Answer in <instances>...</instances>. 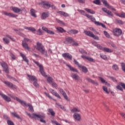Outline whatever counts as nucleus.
Listing matches in <instances>:
<instances>
[{
    "mask_svg": "<svg viewBox=\"0 0 125 125\" xmlns=\"http://www.w3.org/2000/svg\"><path fill=\"white\" fill-rule=\"evenodd\" d=\"M35 48H36L38 51H40V52H41V54L42 55H45V56H47V51H45L44 46L42 45V43L37 42V45L35 46Z\"/></svg>",
    "mask_w": 125,
    "mask_h": 125,
    "instance_id": "nucleus-1",
    "label": "nucleus"
},
{
    "mask_svg": "<svg viewBox=\"0 0 125 125\" xmlns=\"http://www.w3.org/2000/svg\"><path fill=\"white\" fill-rule=\"evenodd\" d=\"M27 115L31 119H35V118H38V119H40V121L41 123H43V124H46V121L44 120L45 119V115H41L39 114H37L36 113H33L31 115V114L27 113Z\"/></svg>",
    "mask_w": 125,
    "mask_h": 125,
    "instance_id": "nucleus-2",
    "label": "nucleus"
},
{
    "mask_svg": "<svg viewBox=\"0 0 125 125\" xmlns=\"http://www.w3.org/2000/svg\"><path fill=\"white\" fill-rule=\"evenodd\" d=\"M14 100H16V101H18V102L19 103H20L21 105H24V106H28L29 110L30 111V112H31V113H33L34 112V107H33L32 104H27L25 101L21 100L17 97H16L14 98Z\"/></svg>",
    "mask_w": 125,
    "mask_h": 125,
    "instance_id": "nucleus-3",
    "label": "nucleus"
},
{
    "mask_svg": "<svg viewBox=\"0 0 125 125\" xmlns=\"http://www.w3.org/2000/svg\"><path fill=\"white\" fill-rule=\"evenodd\" d=\"M27 77L28 78V81L30 83H33V85H34L35 87H39L40 85H39L38 83V79L36 76L28 74Z\"/></svg>",
    "mask_w": 125,
    "mask_h": 125,
    "instance_id": "nucleus-4",
    "label": "nucleus"
},
{
    "mask_svg": "<svg viewBox=\"0 0 125 125\" xmlns=\"http://www.w3.org/2000/svg\"><path fill=\"white\" fill-rule=\"evenodd\" d=\"M35 64H36L38 67L40 68V72L41 74L43 76V77H47V75H46V74H45V72H44V69H43V66H42V64H40L39 62H36L34 61Z\"/></svg>",
    "mask_w": 125,
    "mask_h": 125,
    "instance_id": "nucleus-5",
    "label": "nucleus"
},
{
    "mask_svg": "<svg viewBox=\"0 0 125 125\" xmlns=\"http://www.w3.org/2000/svg\"><path fill=\"white\" fill-rule=\"evenodd\" d=\"M74 62L75 65H77V66H78L79 68H81L82 69V72H83V73L86 74V73L88 72V69L86 68V67L83 66L82 65V64H80V63L78 61H77V60H74Z\"/></svg>",
    "mask_w": 125,
    "mask_h": 125,
    "instance_id": "nucleus-6",
    "label": "nucleus"
},
{
    "mask_svg": "<svg viewBox=\"0 0 125 125\" xmlns=\"http://www.w3.org/2000/svg\"><path fill=\"white\" fill-rule=\"evenodd\" d=\"M3 83L6 85L9 88H11V89H17V86L16 85H14L12 83L6 81H3Z\"/></svg>",
    "mask_w": 125,
    "mask_h": 125,
    "instance_id": "nucleus-7",
    "label": "nucleus"
},
{
    "mask_svg": "<svg viewBox=\"0 0 125 125\" xmlns=\"http://www.w3.org/2000/svg\"><path fill=\"white\" fill-rule=\"evenodd\" d=\"M113 33L115 37H120L123 34V31L120 28H115L113 30Z\"/></svg>",
    "mask_w": 125,
    "mask_h": 125,
    "instance_id": "nucleus-8",
    "label": "nucleus"
},
{
    "mask_svg": "<svg viewBox=\"0 0 125 125\" xmlns=\"http://www.w3.org/2000/svg\"><path fill=\"white\" fill-rule=\"evenodd\" d=\"M0 65L3 68V71L6 74H9V69L8 68V65L5 63V62H0Z\"/></svg>",
    "mask_w": 125,
    "mask_h": 125,
    "instance_id": "nucleus-9",
    "label": "nucleus"
},
{
    "mask_svg": "<svg viewBox=\"0 0 125 125\" xmlns=\"http://www.w3.org/2000/svg\"><path fill=\"white\" fill-rule=\"evenodd\" d=\"M58 90L59 91H60V93L62 94L64 99H65L66 101H70V99L68 98V96H67V94H66V92H65V91H64V90H63V89L61 88H58Z\"/></svg>",
    "mask_w": 125,
    "mask_h": 125,
    "instance_id": "nucleus-10",
    "label": "nucleus"
},
{
    "mask_svg": "<svg viewBox=\"0 0 125 125\" xmlns=\"http://www.w3.org/2000/svg\"><path fill=\"white\" fill-rule=\"evenodd\" d=\"M2 14H3V15H5V16H8V17H12V18H16V17H18V15L16 14L11 13H7V12L4 11L2 12Z\"/></svg>",
    "mask_w": 125,
    "mask_h": 125,
    "instance_id": "nucleus-11",
    "label": "nucleus"
},
{
    "mask_svg": "<svg viewBox=\"0 0 125 125\" xmlns=\"http://www.w3.org/2000/svg\"><path fill=\"white\" fill-rule=\"evenodd\" d=\"M103 3L104 5L106 7H107L109 9H112V10H114V11H116V9L113 8L111 5H110L108 2H107L106 0H101Z\"/></svg>",
    "mask_w": 125,
    "mask_h": 125,
    "instance_id": "nucleus-12",
    "label": "nucleus"
},
{
    "mask_svg": "<svg viewBox=\"0 0 125 125\" xmlns=\"http://www.w3.org/2000/svg\"><path fill=\"white\" fill-rule=\"evenodd\" d=\"M62 56L65 59L67 58V59H68V60L71 61L73 59V56H72V55L70 54V53H64L62 54Z\"/></svg>",
    "mask_w": 125,
    "mask_h": 125,
    "instance_id": "nucleus-13",
    "label": "nucleus"
},
{
    "mask_svg": "<svg viewBox=\"0 0 125 125\" xmlns=\"http://www.w3.org/2000/svg\"><path fill=\"white\" fill-rule=\"evenodd\" d=\"M24 9H25V8L20 9L17 7H12V10L15 13H19V12H22L23 11V10H24Z\"/></svg>",
    "mask_w": 125,
    "mask_h": 125,
    "instance_id": "nucleus-14",
    "label": "nucleus"
},
{
    "mask_svg": "<svg viewBox=\"0 0 125 125\" xmlns=\"http://www.w3.org/2000/svg\"><path fill=\"white\" fill-rule=\"evenodd\" d=\"M73 42H74V39L72 37H67L65 39L64 43L69 44V43H72Z\"/></svg>",
    "mask_w": 125,
    "mask_h": 125,
    "instance_id": "nucleus-15",
    "label": "nucleus"
},
{
    "mask_svg": "<svg viewBox=\"0 0 125 125\" xmlns=\"http://www.w3.org/2000/svg\"><path fill=\"white\" fill-rule=\"evenodd\" d=\"M0 96H1V97H2L3 99L5 100V101H6V102H11V99L8 97V96H6V95L2 93L1 94Z\"/></svg>",
    "mask_w": 125,
    "mask_h": 125,
    "instance_id": "nucleus-16",
    "label": "nucleus"
},
{
    "mask_svg": "<svg viewBox=\"0 0 125 125\" xmlns=\"http://www.w3.org/2000/svg\"><path fill=\"white\" fill-rule=\"evenodd\" d=\"M50 91L51 93L53 94V95H54L55 96H56V97H57L58 98H59V99H61V97L60 96L59 94H58V93L57 92H56L54 89H50Z\"/></svg>",
    "mask_w": 125,
    "mask_h": 125,
    "instance_id": "nucleus-17",
    "label": "nucleus"
},
{
    "mask_svg": "<svg viewBox=\"0 0 125 125\" xmlns=\"http://www.w3.org/2000/svg\"><path fill=\"white\" fill-rule=\"evenodd\" d=\"M102 10L104 11V12H105L109 16H111L112 17L114 16V14H113L112 12H111V11L108 10L106 8H102Z\"/></svg>",
    "mask_w": 125,
    "mask_h": 125,
    "instance_id": "nucleus-18",
    "label": "nucleus"
},
{
    "mask_svg": "<svg viewBox=\"0 0 125 125\" xmlns=\"http://www.w3.org/2000/svg\"><path fill=\"white\" fill-rule=\"evenodd\" d=\"M20 55L21 57H22L23 61L27 62V65H29V60H28V58H27V57H26V55L22 53H20Z\"/></svg>",
    "mask_w": 125,
    "mask_h": 125,
    "instance_id": "nucleus-19",
    "label": "nucleus"
},
{
    "mask_svg": "<svg viewBox=\"0 0 125 125\" xmlns=\"http://www.w3.org/2000/svg\"><path fill=\"white\" fill-rule=\"evenodd\" d=\"M49 16V14L47 12H43L42 14L41 19L42 20H44V19H46L47 17Z\"/></svg>",
    "mask_w": 125,
    "mask_h": 125,
    "instance_id": "nucleus-20",
    "label": "nucleus"
},
{
    "mask_svg": "<svg viewBox=\"0 0 125 125\" xmlns=\"http://www.w3.org/2000/svg\"><path fill=\"white\" fill-rule=\"evenodd\" d=\"M22 45L23 46V47H24V48H25V49H27V50H28V51H31V48H30V47H29V46H28V44L27 43V42L22 41Z\"/></svg>",
    "mask_w": 125,
    "mask_h": 125,
    "instance_id": "nucleus-21",
    "label": "nucleus"
},
{
    "mask_svg": "<svg viewBox=\"0 0 125 125\" xmlns=\"http://www.w3.org/2000/svg\"><path fill=\"white\" fill-rule=\"evenodd\" d=\"M81 57L83 59H86V60H88V61H90V62H93L94 63V62H95V61H94V60L92 59V58L88 57L84 55H82Z\"/></svg>",
    "mask_w": 125,
    "mask_h": 125,
    "instance_id": "nucleus-22",
    "label": "nucleus"
},
{
    "mask_svg": "<svg viewBox=\"0 0 125 125\" xmlns=\"http://www.w3.org/2000/svg\"><path fill=\"white\" fill-rule=\"evenodd\" d=\"M84 33L85 34V35L88 36V37H90V38H93V37L94 36V34H93V33L90 31L85 30L84 31Z\"/></svg>",
    "mask_w": 125,
    "mask_h": 125,
    "instance_id": "nucleus-23",
    "label": "nucleus"
},
{
    "mask_svg": "<svg viewBox=\"0 0 125 125\" xmlns=\"http://www.w3.org/2000/svg\"><path fill=\"white\" fill-rule=\"evenodd\" d=\"M73 117L75 120L78 121V122H80L81 121V115L78 113H74L73 115Z\"/></svg>",
    "mask_w": 125,
    "mask_h": 125,
    "instance_id": "nucleus-24",
    "label": "nucleus"
},
{
    "mask_svg": "<svg viewBox=\"0 0 125 125\" xmlns=\"http://www.w3.org/2000/svg\"><path fill=\"white\" fill-rule=\"evenodd\" d=\"M86 80L88 82V83H92L93 84H95V85H98V83L92 80V79L89 78H86Z\"/></svg>",
    "mask_w": 125,
    "mask_h": 125,
    "instance_id": "nucleus-25",
    "label": "nucleus"
},
{
    "mask_svg": "<svg viewBox=\"0 0 125 125\" xmlns=\"http://www.w3.org/2000/svg\"><path fill=\"white\" fill-rule=\"evenodd\" d=\"M71 77L76 81H79L80 80V76L77 74L72 73L71 75Z\"/></svg>",
    "mask_w": 125,
    "mask_h": 125,
    "instance_id": "nucleus-26",
    "label": "nucleus"
},
{
    "mask_svg": "<svg viewBox=\"0 0 125 125\" xmlns=\"http://www.w3.org/2000/svg\"><path fill=\"white\" fill-rule=\"evenodd\" d=\"M51 6V4H49L48 2L46 3H44L42 4L43 8H45V9H48Z\"/></svg>",
    "mask_w": 125,
    "mask_h": 125,
    "instance_id": "nucleus-27",
    "label": "nucleus"
},
{
    "mask_svg": "<svg viewBox=\"0 0 125 125\" xmlns=\"http://www.w3.org/2000/svg\"><path fill=\"white\" fill-rule=\"evenodd\" d=\"M57 13L60 14V15H62V16H64V17H68L69 16V14L62 11H58L57 12Z\"/></svg>",
    "mask_w": 125,
    "mask_h": 125,
    "instance_id": "nucleus-28",
    "label": "nucleus"
},
{
    "mask_svg": "<svg viewBox=\"0 0 125 125\" xmlns=\"http://www.w3.org/2000/svg\"><path fill=\"white\" fill-rule=\"evenodd\" d=\"M36 12H37V11H35V10L33 8H32L30 10V14L31 16H32L33 17H34L35 18L37 17V15L36 14Z\"/></svg>",
    "mask_w": 125,
    "mask_h": 125,
    "instance_id": "nucleus-29",
    "label": "nucleus"
},
{
    "mask_svg": "<svg viewBox=\"0 0 125 125\" xmlns=\"http://www.w3.org/2000/svg\"><path fill=\"white\" fill-rule=\"evenodd\" d=\"M67 33L70 35H76V34H78V33H79V31L75 29H71L69 30Z\"/></svg>",
    "mask_w": 125,
    "mask_h": 125,
    "instance_id": "nucleus-30",
    "label": "nucleus"
},
{
    "mask_svg": "<svg viewBox=\"0 0 125 125\" xmlns=\"http://www.w3.org/2000/svg\"><path fill=\"white\" fill-rule=\"evenodd\" d=\"M47 111L49 113L52 117H55V112L53 111V109L52 108H48L47 109Z\"/></svg>",
    "mask_w": 125,
    "mask_h": 125,
    "instance_id": "nucleus-31",
    "label": "nucleus"
},
{
    "mask_svg": "<svg viewBox=\"0 0 125 125\" xmlns=\"http://www.w3.org/2000/svg\"><path fill=\"white\" fill-rule=\"evenodd\" d=\"M115 24H119V25H124L125 24V22L123 21L118 19H115Z\"/></svg>",
    "mask_w": 125,
    "mask_h": 125,
    "instance_id": "nucleus-32",
    "label": "nucleus"
},
{
    "mask_svg": "<svg viewBox=\"0 0 125 125\" xmlns=\"http://www.w3.org/2000/svg\"><path fill=\"white\" fill-rule=\"evenodd\" d=\"M67 67H68L70 71H72V72H76V73H78V70L76 69L75 68L72 67V66L66 64Z\"/></svg>",
    "mask_w": 125,
    "mask_h": 125,
    "instance_id": "nucleus-33",
    "label": "nucleus"
},
{
    "mask_svg": "<svg viewBox=\"0 0 125 125\" xmlns=\"http://www.w3.org/2000/svg\"><path fill=\"white\" fill-rule=\"evenodd\" d=\"M12 115L15 117V118H17V119H19V120H22V118L17 114V113L14 112H12L11 113Z\"/></svg>",
    "mask_w": 125,
    "mask_h": 125,
    "instance_id": "nucleus-34",
    "label": "nucleus"
},
{
    "mask_svg": "<svg viewBox=\"0 0 125 125\" xmlns=\"http://www.w3.org/2000/svg\"><path fill=\"white\" fill-rule=\"evenodd\" d=\"M103 51H104V52H108V53H111V52H113V50L110 49L109 48L104 47Z\"/></svg>",
    "mask_w": 125,
    "mask_h": 125,
    "instance_id": "nucleus-35",
    "label": "nucleus"
},
{
    "mask_svg": "<svg viewBox=\"0 0 125 125\" xmlns=\"http://www.w3.org/2000/svg\"><path fill=\"white\" fill-rule=\"evenodd\" d=\"M24 29L25 30H28L29 31H31V32H36V29L33 27H29L28 26H25Z\"/></svg>",
    "mask_w": 125,
    "mask_h": 125,
    "instance_id": "nucleus-36",
    "label": "nucleus"
},
{
    "mask_svg": "<svg viewBox=\"0 0 125 125\" xmlns=\"http://www.w3.org/2000/svg\"><path fill=\"white\" fill-rule=\"evenodd\" d=\"M84 10H85V11H87V12L90 13V14H95V11H94L90 9L84 8Z\"/></svg>",
    "mask_w": 125,
    "mask_h": 125,
    "instance_id": "nucleus-37",
    "label": "nucleus"
},
{
    "mask_svg": "<svg viewBox=\"0 0 125 125\" xmlns=\"http://www.w3.org/2000/svg\"><path fill=\"white\" fill-rule=\"evenodd\" d=\"M57 30L60 33H66V30H65L63 28L59 27L57 28Z\"/></svg>",
    "mask_w": 125,
    "mask_h": 125,
    "instance_id": "nucleus-38",
    "label": "nucleus"
},
{
    "mask_svg": "<svg viewBox=\"0 0 125 125\" xmlns=\"http://www.w3.org/2000/svg\"><path fill=\"white\" fill-rule=\"evenodd\" d=\"M112 68L114 70V71H119V66L116 64H113L112 66Z\"/></svg>",
    "mask_w": 125,
    "mask_h": 125,
    "instance_id": "nucleus-39",
    "label": "nucleus"
},
{
    "mask_svg": "<svg viewBox=\"0 0 125 125\" xmlns=\"http://www.w3.org/2000/svg\"><path fill=\"white\" fill-rule=\"evenodd\" d=\"M93 3L97 4V5H101L100 0H95L93 1Z\"/></svg>",
    "mask_w": 125,
    "mask_h": 125,
    "instance_id": "nucleus-40",
    "label": "nucleus"
},
{
    "mask_svg": "<svg viewBox=\"0 0 125 125\" xmlns=\"http://www.w3.org/2000/svg\"><path fill=\"white\" fill-rule=\"evenodd\" d=\"M103 89L104 91H105V92H106V93H107V94H109V93H110V92L108 91V88L107 87L103 86Z\"/></svg>",
    "mask_w": 125,
    "mask_h": 125,
    "instance_id": "nucleus-41",
    "label": "nucleus"
},
{
    "mask_svg": "<svg viewBox=\"0 0 125 125\" xmlns=\"http://www.w3.org/2000/svg\"><path fill=\"white\" fill-rule=\"evenodd\" d=\"M100 79L101 82H102L103 83H105L106 85H109V86H110V84L108 83H107V82H105V80H104V79H103V78H102V77H100Z\"/></svg>",
    "mask_w": 125,
    "mask_h": 125,
    "instance_id": "nucleus-42",
    "label": "nucleus"
},
{
    "mask_svg": "<svg viewBox=\"0 0 125 125\" xmlns=\"http://www.w3.org/2000/svg\"><path fill=\"white\" fill-rule=\"evenodd\" d=\"M79 52H80V53H81V54H87V52H86V51H85V50L83 49H79Z\"/></svg>",
    "mask_w": 125,
    "mask_h": 125,
    "instance_id": "nucleus-43",
    "label": "nucleus"
},
{
    "mask_svg": "<svg viewBox=\"0 0 125 125\" xmlns=\"http://www.w3.org/2000/svg\"><path fill=\"white\" fill-rule=\"evenodd\" d=\"M100 57L104 60H108V58L106 55H100Z\"/></svg>",
    "mask_w": 125,
    "mask_h": 125,
    "instance_id": "nucleus-44",
    "label": "nucleus"
},
{
    "mask_svg": "<svg viewBox=\"0 0 125 125\" xmlns=\"http://www.w3.org/2000/svg\"><path fill=\"white\" fill-rule=\"evenodd\" d=\"M104 34L106 38H107L108 39H110V34L109 33H108V32L107 31H104Z\"/></svg>",
    "mask_w": 125,
    "mask_h": 125,
    "instance_id": "nucleus-45",
    "label": "nucleus"
},
{
    "mask_svg": "<svg viewBox=\"0 0 125 125\" xmlns=\"http://www.w3.org/2000/svg\"><path fill=\"white\" fill-rule=\"evenodd\" d=\"M121 67L123 72L125 73V62L121 63Z\"/></svg>",
    "mask_w": 125,
    "mask_h": 125,
    "instance_id": "nucleus-46",
    "label": "nucleus"
},
{
    "mask_svg": "<svg viewBox=\"0 0 125 125\" xmlns=\"http://www.w3.org/2000/svg\"><path fill=\"white\" fill-rule=\"evenodd\" d=\"M71 112H72V113H75V112H80V110L78 109L76 107H74L71 110Z\"/></svg>",
    "mask_w": 125,
    "mask_h": 125,
    "instance_id": "nucleus-47",
    "label": "nucleus"
},
{
    "mask_svg": "<svg viewBox=\"0 0 125 125\" xmlns=\"http://www.w3.org/2000/svg\"><path fill=\"white\" fill-rule=\"evenodd\" d=\"M78 11L80 12L81 14H82V15H83L84 16H85V15L86 14H85V13L84 12V11L83 10L78 9Z\"/></svg>",
    "mask_w": 125,
    "mask_h": 125,
    "instance_id": "nucleus-48",
    "label": "nucleus"
},
{
    "mask_svg": "<svg viewBox=\"0 0 125 125\" xmlns=\"http://www.w3.org/2000/svg\"><path fill=\"white\" fill-rule=\"evenodd\" d=\"M9 53L10 56H11V57L13 59V60H15V56L14 55V54H13V53H12L11 51H9Z\"/></svg>",
    "mask_w": 125,
    "mask_h": 125,
    "instance_id": "nucleus-49",
    "label": "nucleus"
},
{
    "mask_svg": "<svg viewBox=\"0 0 125 125\" xmlns=\"http://www.w3.org/2000/svg\"><path fill=\"white\" fill-rule=\"evenodd\" d=\"M7 123L8 125H15L13 122L10 120V119L9 120H8V121H7Z\"/></svg>",
    "mask_w": 125,
    "mask_h": 125,
    "instance_id": "nucleus-50",
    "label": "nucleus"
},
{
    "mask_svg": "<svg viewBox=\"0 0 125 125\" xmlns=\"http://www.w3.org/2000/svg\"><path fill=\"white\" fill-rule=\"evenodd\" d=\"M3 118L4 120H6L7 122L10 120V118L7 115H4Z\"/></svg>",
    "mask_w": 125,
    "mask_h": 125,
    "instance_id": "nucleus-51",
    "label": "nucleus"
},
{
    "mask_svg": "<svg viewBox=\"0 0 125 125\" xmlns=\"http://www.w3.org/2000/svg\"><path fill=\"white\" fill-rule=\"evenodd\" d=\"M37 34L39 36H42V30L41 29H38Z\"/></svg>",
    "mask_w": 125,
    "mask_h": 125,
    "instance_id": "nucleus-52",
    "label": "nucleus"
},
{
    "mask_svg": "<svg viewBox=\"0 0 125 125\" xmlns=\"http://www.w3.org/2000/svg\"><path fill=\"white\" fill-rule=\"evenodd\" d=\"M96 46L97 47V48H98V49H100L101 50H103L104 49V47H102V46L100 45V44H97Z\"/></svg>",
    "mask_w": 125,
    "mask_h": 125,
    "instance_id": "nucleus-53",
    "label": "nucleus"
},
{
    "mask_svg": "<svg viewBox=\"0 0 125 125\" xmlns=\"http://www.w3.org/2000/svg\"><path fill=\"white\" fill-rule=\"evenodd\" d=\"M57 22L59 23V24H61V25H62V26H65V23L63 22V21L58 20Z\"/></svg>",
    "mask_w": 125,
    "mask_h": 125,
    "instance_id": "nucleus-54",
    "label": "nucleus"
},
{
    "mask_svg": "<svg viewBox=\"0 0 125 125\" xmlns=\"http://www.w3.org/2000/svg\"><path fill=\"white\" fill-rule=\"evenodd\" d=\"M3 41L6 44L9 43V40L7 39V38H3Z\"/></svg>",
    "mask_w": 125,
    "mask_h": 125,
    "instance_id": "nucleus-55",
    "label": "nucleus"
},
{
    "mask_svg": "<svg viewBox=\"0 0 125 125\" xmlns=\"http://www.w3.org/2000/svg\"><path fill=\"white\" fill-rule=\"evenodd\" d=\"M44 93L46 95V96L49 98V99H52V97H51V96H50L49 94L46 93V92H44Z\"/></svg>",
    "mask_w": 125,
    "mask_h": 125,
    "instance_id": "nucleus-56",
    "label": "nucleus"
},
{
    "mask_svg": "<svg viewBox=\"0 0 125 125\" xmlns=\"http://www.w3.org/2000/svg\"><path fill=\"white\" fill-rule=\"evenodd\" d=\"M117 89H118L119 90H120L121 91H123L124 90L123 89V88L120 85H118L116 86Z\"/></svg>",
    "mask_w": 125,
    "mask_h": 125,
    "instance_id": "nucleus-57",
    "label": "nucleus"
},
{
    "mask_svg": "<svg viewBox=\"0 0 125 125\" xmlns=\"http://www.w3.org/2000/svg\"><path fill=\"white\" fill-rule=\"evenodd\" d=\"M47 34H49L50 35H55V33L51 30H48L47 32Z\"/></svg>",
    "mask_w": 125,
    "mask_h": 125,
    "instance_id": "nucleus-58",
    "label": "nucleus"
},
{
    "mask_svg": "<svg viewBox=\"0 0 125 125\" xmlns=\"http://www.w3.org/2000/svg\"><path fill=\"white\" fill-rule=\"evenodd\" d=\"M72 45L73 46H79V44L77 42H75V41L74 40V42H72Z\"/></svg>",
    "mask_w": 125,
    "mask_h": 125,
    "instance_id": "nucleus-59",
    "label": "nucleus"
},
{
    "mask_svg": "<svg viewBox=\"0 0 125 125\" xmlns=\"http://www.w3.org/2000/svg\"><path fill=\"white\" fill-rule=\"evenodd\" d=\"M120 16L121 18H125V13H124V12H121Z\"/></svg>",
    "mask_w": 125,
    "mask_h": 125,
    "instance_id": "nucleus-60",
    "label": "nucleus"
},
{
    "mask_svg": "<svg viewBox=\"0 0 125 125\" xmlns=\"http://www.w3.org/2000/svg\"><path fill=\"white\" fill-rule=\"evenodd\" d=\"M13 30L15 31V32H20L21 31H24V29H21V28H20V29H14Z\"/></svg>",
    "mask_w": 125,
    "mask_h": 125,
    "instance_id": "nucleus-61",
    "label": "nucleus"
},
{
    "mask_svg": "<svg viewBox=\"0 0 125 125\" xmlns=\"http://www.w3.org/2000/svg\"><path fill=\"white\" fill-rule=\"evenodd\" d=\"M93 38V39H94V40H96L97 41H99L100 39H99V37L97 36H95L94 35V37H92Z\"/></svg>",
    "mask_w": 125,
    "mask_h": 125,
    "instance_id": "nucleus-62",
    "label": "nucleus"
},
{
    "mask_svg": "<svg viewBox=\"0 0 125 125\" xmlns=\"http://www.w3.org/2000/svg\"><path fill=\"white\" fill-rule=\"evenodd\" d=\"M52 77H48L47 79V81L49 83H52Z\"/></svg>",
    "mask_w": 125,
    "mask_h": 125,
    "instance_id": "nucleus-63",
    "label": "nucleus"
},
{
    "mask_svg": "<svg viewBox=\"0 0 125 125\" xmlns=\"http://www.w3.org/2000/svg\"><path fill=\"white\" fill-rule=\"evenodd\" d=\"M120 84L121 85V86H122V87L123 88H124V89L125 90V83H120Z\"/></svg>",
    "mask_w": 125,
    "mask_h": 125,
    "instance_id": "nucleus-64",
    "label": "nucleus"
}]
</instances>
